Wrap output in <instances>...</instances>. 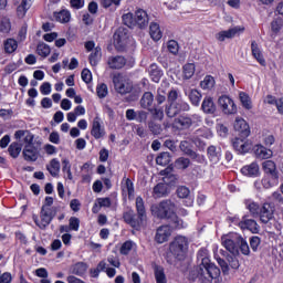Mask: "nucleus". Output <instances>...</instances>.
I'll return each mask as SVG.
<instances>
[{
	"label": "nucleus",
	"mask_w": 283,
	"mask_h": 283,
	"mask_svg": "<svg viewBox=\"0 0 283 283\" xmlns=\"http://www.w3.org/2000/svg\"><path fill=\"white\" fill-rule=\"evenodd\" d=\"M259 218L263 224H269L275 218V206L271 202H264L260 208Z\"/></svg>",
	"instance_id": "obj_13"
},
{
	"label": "nucleus",
	"mask_w": 283,
	"mask_h": 283,
	"mask_svg": "<svg viewBox=\"0 0 283 283\" xmlns=\"http://www.w3.org/2000/svg\"><path fill=\"white\" fill-rule=\"evenodd\" d=\"M262 169L264 175H280L277 171V165L273 160H265L262 163Z\"/></svg>",
	"instance_id": "obj_33"
},
{
	"label": "nucleus",
	"mask_w": 283,
	"mask_h": 283,
	"mask_svg": "<svg viewBox=\"0 0 283 283\" xmlns=\"http://www.w3.org/2000/svg\"><path fill=\"white\" fill-rule=\"evenodd\" d=\"M150 211L155 218L171 220L176 216V203L171 200H164L158 205L151 206Z\"/></svg>",
	"instance_id": "obj_3"
},
{
	"label": "nucleus",
	"mask_w": 283,
	"mask_h": 283,
	"mask_svg": "<svg viewBox=\"0 0 283 283\" xmlns=\"http://www.w3.org/2000/svg\"><path fill=\"white\" fill-rule=\"evenodd\" d=\"M251 52H252L253 59H255V61H258L260 65H264L265 63L264 55H262V50H260V45H258L255 41H252L251 43Z\"/></svg>",
	"instance_id": "obj_31"
},
{
	"label": "nucleus",
	"mask_w": 283,
	"mask_h": 283,
	"mask_svg": "<svg viewBox=\"0 0 283 283\" xmlns=\"http://www.w3.org/2000/svg\"><path fill=\"white\" fill-rule=\"evenodd\" d=\"M171 238V228L169 226H161L157 229L155 234V242L157 244H165Z\"/></svg>",
	"instance_id": "obj_19"
},
{
	"label": "nucleus",
	"mask_w": 283,
	"mask_h": 283,
	"mask_svg": "<svg viewBox=\"0 0 283 283\" xmlns=\"http://www.w3.org/2000/svg\"><path fill=\"white\" fill-rule=\"evenodd\" d=\"M234 129L238 132L241 138H249L251 136V128L244 118L235 117Z\"/></svg>",
	"instance_id": "obj_17"
},
{
	"label": "nucleus",
	"mask_w": 283,
	"mask_h": 283,
	"mask_svg": "<svg viewBox=\"0 0 283 283\" xmlns=\"http://www.w3.org/2000/svg\"><path fill=\"white\" fill-rule=\"evenodd\" d=\"M174 127L177 129H189L191 127V117L189 115H180L175 118Z\"/></svg>",
	"instance_id": "obj_26"
},
{
	"label": "nucleus",
	"mask_w": 283,
	"mask_h": 283,
	"mask_svg": "<svg viewBox=\"0 0 283 283\" xmlns=\"http://www.w3.org/2000/svg\"><path fill=\"white\" fill-rule=\"evenodd\" d=\"M46 169L53 178L59 177V174H61V161L56 158L52 159L46 166Z\"/></svg>",
	"instance_id": "obj_32"
},
{
	"label": "nucleus",
	"mask_w": 283,
	"mask_h": 283,
	"mask_svg": "<svg viewBox=\"0 0 283 283\" xmlns=\"http://www.w3.org/2000/svg\"><path fill=\"white\" fill-rule=\"evenodd\" d=\"M86 52H91L88 56L90 64L93 67H96L103 56V51L101 46H96V43L94 41H87L84 43Z\"/></svg>",
	"instance_id": "obj_7"
},
{
	"label": "nucleus",
	"mask_w": 283,
	"mask_h": 283,
	"mask_svg": "<svg viewBox=\"0 0 283 283\" xmlns=\"http://www.w3.org/2000/svg\"><path fill=\"white\" fill-rule=\"evenodd\" d=\"M232 147L238 151V154H249L253 145L251 144V140L247 139V137H237L232 140Z\"/></svg>",
	"instance_id": "obj_15"
},
{
	"label": "nucleus",
	"mask_w": 283,
	"mask_h": 283,
	"mask_svg": "<svg viewBox=\"0 0 283 283\" xmlns=\"http://www.w3.org/2000/svg\"><path fill=\"white\" fill-rule=\"evenodd\" d=\"M55 21L59 23H70V19H72V13L70 10H61L60 12L54 13Z\"/></svg>",
	"instance_id": "obj_36"
},
{
	"label": "nucleus",
	"mask_w": 283,
	"mask_h": 283,
	"mask_svg": "<svg viewBox=\"0 0 283 283\" xmlns=\"http://www.w3.org/2000/svg\"><path fill=\"white\" fill-rule=\"evenodd\" d=\"M101 6L105 10H116L120 6V0H101Z\"/></svg>",
	"instance_id": "obj_52"
},
{
	"label": "nucleus",
	"mask_w": 283,
	"mask_h": 283,
	"mask_svg": "<svg viewBox=\"0 0 283 283\" xmlns=\"http://www.w3.org/2000/svg\"><path fill=\"white\" fill-rule=\"evenodd\" d=\"M176 193L178 198L184 200L186 207H193V197H191V190L187 186H179Z\"/></svg>",
	"instance_id": "obj_21"
},
{
	"label": "nucleus",
	"mask_w": 283,
	"mask_h": 283,
	"mask_svg": "<svg viewBox=\"0 0 283 283\" xmlns=\"http://www.w3.org/2000/svg\"><path fill=\"white\" fill-rule=\"evenodd\" d=\"M69 228L71 231H78L81 228V220L76 217H71L69 220Z\"/></svg>",
	"instance_id": "obj_64"
},
{
	"label": "nucleus",
	"mask_w": 283,
	"mask_h": 283,
	"mask_svg": "<svg viewBox=\"0 0 283 283\" xmlns=\"http://www.w3.org/2000/svg\"><path fill=\"white\" fill-rule=\"evenodd\" d=\"M21 144L14 142L12 143L9 148L8 151L10 154L11 158H19V154H21Z\"/></svg>",
	"instance_id": "obj_51"
},
{
	"label": "nucleus",
	"mask_w": 283,
	"mask_h": 283,
	"mask_svg": "<svg viewBox=\"0 0 283 283\" xmlns=\"http://www.w3.org/2000/svg\"><path fill=\"white\" fill-rule=\"evenodd\" d=\"M199 275L209 282V280H216L220 275V269L211 263L209 258H203L199 268Z\"/></svg>",
	"instance_id": "obj_5"
},
{
	"label": "nucleus",
	"mask_w": 283,
	"mask_h": 283,
	"mask_svg": "<svg viewBox=\"0 0 283 283\" xmlns=\"http://www.w3.org/2000/svg\"><path fill=\"white\" fill-rule=\"evenodd\" d=\"M189 109L190 106L187 102L178 99L177 102L166 105L165 112L168 118H174L175 116H178L180 112H189Z\"/></svg>",
	"instance_id": "obj_11"
},
{
	"label": "nucleus",
	"mask_w": 283,
	"mask_h": 283,
	"mask_svg": "<svg viewBox=\"0 0 283 283\" xmlns=\"http://www.w3.org/2000/svg\"><path fill=\"white\" fill-rule=\"evenodd\" d=\"M189 99L195 107H198V105H200V101H202V94L199 93L198 90H191L189 93Z\"/></svg>",
	"instance_id": "obj_50"
},
{
	"label": "nucleus",
	"mask_w": 283,
	"mask_h": 283,
	"mask_svg": "<svg viewBox=\"0 0 283 283\" xmlns=\"http://www.w3.org/2000/svg\"><path fill=\"white\" fill-rule=\"evenodd\" d=\"M169 251L177 260H185L189 251V239L184 235H177L169 244Z\"/></svg>",
	"instance_id": "obj_4"
},
{
	"label": "nucleus",
	"mask_w": 283,
	"mask_h": 283,
	"mask_svg": "<svg viewBox=\"0 0 283 283\" xmlns=\"http://www.w3.org/2000/svg\"><path fill=\"white\" fill-rule=\"evenodd\" d=\"M149 112L155 120H163L165 118V111L163 107L149 108Z\"/></svg>",
	"instance_id": "obj_55"
},
{
	"label": "nucleus",
	"mask_w": 283,
	"mask_h": 283,
	"mask_svg": "<svg viewBox=\"0 0 283 283\" xmlns=\"http://www.w3.org/2000/svg\"><path fill=\"white\" fill-rule=\"evenodd\" d=\"M241 174L248 178H258L260 176V165L256 161L245 165L241 168Z\"/></svg>",
	"instance_id": "obj_25"
},
{
	"label": "nucleus",
	"mask_w": 283,
	"mask_h": 283,
	"mask_svg": "<svg viewBox=\"0 0 283 283\" xmlns=\"http://www.w3.org/2000/svg\"><path fill=\"white\" fill-rule=\"evenodd\" d=\"M245 206H247V209H249L250 213L253 216V218H259L261 208H260V205H258V202L251 199H248L245 200Z\"/></svg>",
	"instance_id": "obj_41"
},
{
	"label": "nucleus",
	"mask_w": 283,
	"mask_h": 283,
	"mask_svg": "<svg viewBox=\"0 0 283 283\" xmlns=\"http://www.w3.org/2000/svg\"><path fill=\"white\" fill-rule=\"evenodd\" d=\"M240 229H248V231H251V233H259L260 232V226L258 222L253 219H247L239 223Z\"/></svg>",
	"instance_id": "obj_27"
},
{
	"label": "nucleus",
	"mask_w": 283,
	"mask_h": 283,
	"mask_svg": "<svg viewBox=\"0 0 283 283\" xmlns=\"http://www.w3.org/2000/svg\"><path fill=\"white\" fill-rule=\"evenodd\" d=\"M73 275H77L78 277H83L85 273H87V265L83 262H77L72 268Z\"/></svg>",
	"instance_id": "obj_42"
},
{
	"label": "nucleus",
	"mask_w": 283,
	"mask_h": 283,
	"mask_svg": "<svg viewBox=\"0 0 283 283\" xmlns=\"http://www.w3.org/2000/svg\"><path fill=\"white\" fill-rule=\"evenodd\" d=\"M180 99V91L176 90V88H171L168 92V105H171V103H176Z\"/></svg>",
	"instance_id": "obj_57"
},
{
	"label": "nucleus",
	"mask_w": 283,
	"mask_h": 283,
	"mask_svg": "<svg viewBox=\"0 0 283 283\" xmlns=\"http://www.w3.org/2000/svg\"><path fill=\"white\" fill-rule=\"evenodd\" d=\"M184 78L189 80L196 74V64L193 63H188L184 65Z\"/></svg>",
	"instance_id": "obj_47"
},
{
	"label": "nucleus",
	"mask_w": 283,
	"mask_h": 283,
	"mask_svg": "<svg viewBox=\"0 0 283 283\" xmlns=\"http://www.w3.org/2000/svg\"><path fill=\"white\" fill-rule=\"evenodd\" d=\"M105 127L101 124V117H95L92 123L91 136L95 140H101V138H105Z\"/></svg>",
	"instance_id": "obj_20"
},
{
	"label": "nucleus",
	"mask_w": 283,
	"mask_h": 283,
	"mask_svg": "<svg viewBox=\"0 0 283 283\" xmlns=\"http://www.w3.org/2000/svg\"><path fill=\"white\" fill-rule=\"evenodd\" d=\"M156 283H167V275H165V269L163 266L155 268Z\"/></svg>",
	"instance_id": "obj_48"
},
{
	"label": "nucleus",
	"mask_w": 283,
	"mask_h": 283,
	"mask_svg": "<svg viewBox=\"0 0 283 283\" xmlns=\"http://www.w3.org/2000/svg\"><path fill=\"white\" fill-rule=\"evenodd\" d=\"M240 238V234L230 232L221 237V244L224 247V249H227V251H229V253H232V255H238L240 253V250L238 249Z\"/></svg>",
	"instance_id": "obj_6"
},
{
	"label": "nucleus",
	"mask_w": 283,
	"mask_h": 283,
	"mask_svg": "<svg viewBox=\"0 0 283 283\" xmlns=\"http://www.w3.org/2000/svg\"><path fill=\"white\" fill-rule=\"evenodd\" d=\"M283 28V19L282 18H276L272 21L271 23V36L272 39H275L277 34H280V30Z\"/></svg>",
	"instance_id": "obj_39"
},
{
	"label": "nucleus",
	"mask_w": 283,
	"mask_h": 283,
	"mask_svg": "<svg viewBox=\"0 0 283 283\" xmlns=\"http://www.w3.org/2000/svg\"><path fill=\"white\" fill-rule=\"evenodd\" d=\"M124 25L136 28L135 13L128 12L122 17Z\"/></svg>",
	"instance_id": "obj_49"
},
{
	"label": "nucleus",
	"mask_w": 283,
	"mask_h": 283,
	"mask_svg": "<svg viewBox=\"0 0 283 283\" xmlns=\"http://www.w3.org/2000/svg\"><path fill=\"white\" fill-rule=\"evenodd\" d=\"M52 52V49L50 48V45L45 44V43H39L36 46V54L39 56H41L42 59H48V56H50Z\"/></svg>",
	"instance_id": "obj_43"
},
{
	"label": "nucleus",
	"mask_w": 283,
	"mask_h": 283,
	"mask_svg": "<svg viewBox=\"0 0 283 283\" xmlns=\"http://www.w3.org/2000/svg\"><path fill=\"white\" fill-rule=\"evenodd\" d=\"M201 109L205 114H216V103H213V97H205L201 104Z\"/></svg>",
	"instance_id": "obj_30"
},
{
	"label": "nucleus",
	"mask_w": 283,
	"mask_h": 283,
	"mask_svg": "<svg viewBox=\"0 0 283 283\" xmlns=\"http://www.w3.org/2000/svg\"><path fill=\"white\" fill-rule=\"evenodd\" d=\"M148 129L155 136H158V134H163V126L160 124H156L155 122L148 123Z\"/></svg>",
	"instance_id": "obj_63"
},
{
	"label": "nucleus",
	"mask_w": 283,
	"mask_h": 283,
	"mask_svg": "<svg viewBox=\"0 0 283 283\" xmlns=\"http://www.w3.org/2000/svg\"><path fill=\"white\" fill-rule=\"evenodd\" d=\"M218 105L226 116H233V114H238V106L233 98L229 97L228 95H221L218 98Z\"/></svg>",
	"instance_id": "obj_9"
},
{
	"label": "nucleus",
	"mask_w": 283,
	"mask_h": 283,
	"mask_svg": "<svg viewBox=\"0 0 283 283\" xmlns=\"http://www.w3.org/2000/svg\"><path fill=\"white\" fill-rule=\"evenodd\" d=\"M149 25V14L147 11L143 9H137L135 11V28H139V30H145Z\"/></svg>",
	"instance_id": "obj_18"
},
{
	"label": "nucleus",
	"mask_w": 283,
	"mask_h": 283,
	"mask_svg": "<svg viewBox=\"0 0 283 283\" xmlns=\"http://www.w3.org/2000/svg\"><path fill=\"white\" fill-rule=\"evenodd\" d=\"M31 6L32 0H22L21 4L17 9L18 17H25V13L28 12V10H30Z\"/></svg>",
	"instance_id": "obj_46"
},
{
	"label": "nucleus",
	"mask_w": 283,
	"mask_h": 283,
	"mask_svg": "<svg viewBox=\"0 0 283 283\" xmlns=\"http://www.w3.org/2000/svg\"><path fill=\"white\" fill-rule=\"evenodd\" d=\"M52 210L46 206H43L40 213V219L36 214H33L32 219L39 229H45L52 222Z\"/></svg>",
	"instance_id": "obj_12"
},
{
	"label": "nucleus",
	"mask_w": 283,
	"mask_h": 283,
	"mask_svg": "<svg viewBox=\"0 0 283 283\" xmlns=\"http://www.w3.org/2000/svg\"><path fill=\"white\" fill-rule=\"evenodd\" d=\"M136 211L137 216L134 212V210H128L124 212V222L126 224H129L133 227V229H138L145 220H147V211L145 210V201L143 200L142 197L136 198Z\"/></svg>",
	"instance_id": "obj_2"
},
{
	"label": "nucleus",
	"mask_w": 283,
	"mask_h": 283,
	"mask_svg": "<svg viewBox=\"0 0 283 283\" xmlns=\"http://www.w3.org/2000/svg\"><path fill=\"white\" fill-rule=\"evenodd\" d=\"M149 34L153 41H160L163 39V29H160V24L158 22H151L149 25Z\"/></svg>",
	"instance_id": "obj_29"
},
{
	"label": "nucleus",
	"mask_w": 283,
	"mask_h": 283,
	"mask_svg": "<svg viewBox=\"0 0 283 283\" xmlns=\"http://www.w3.org/2000/svg\"><path fill=\"white\" fill-rule=\"evenodd\" d=\"M280 185V175H263L261 180L254 182L255 189L262 191V189H273Z\"/></svg>",
	"instance_id": "obj_10"
},
{
	"label": "nucleus",
	"mask_w": 283,
	"mask_h": 283,
	"mask_svg": "<svg viewBox=\"0 0 283 283\" xmlns=\"http://www.w3.org/2000/svg\"><path fill=\"white\" fill-rule=\"evenodd\" d=\"M12 30V23L10 22V19L3 18L0 21V32H3V34H8Z\"/></svg>",
	"instance_id": "obj_58"
},
{
	"label": "nucleus",
	"mask_w": 283,
	"mask_h": 283,
	"mask_svg": "<svg viewBox=\"0 0 283 283\" xmlns=\"http://www.w3.org/2000/svg\"><path fill=\"white\" fill-rule=\"evenodd\" d=\"M113 84H114L115 91L118 94H129V92H132L134 87L132 85V82H129V80H127V77H125L120 73L113 75Z\"/></svg>",
	"instance_id": "obj_8"
},
{
	"label": "nucleus",
	"mask_w": 283,
	"mask_h": 283,
	"mask_svg": "<svg viewBox=\"0 0 283 283\" xmlns=\"http://www.w3.org/2000/svg\"><path fill=\"white\" fill-rule=\"evenodd\" d=\"M166 101H167V92L161 86L157 91L156 102L157 104L163 105V103H165Z\"/></svg>",
	"instance_id": "obj_62"
},
{
	"label": "nucleus",
	"mask_w": 283,
	"mask_h": 283,
	"mask_svg": "<svg viewBox=\"0 0 283 283\" xmlns=\"http://www.w3.org/2000/svg\"><path fill=\"white\" fill-rule=\"evenodd\" d=\"M239 101L244 109H253V102L251 96L244 92L239 93Z\"/></svg>",
	"instance_id": "obj_38"
},
{
	"label": "nucleus",
	"mask_w": 283,
	"mask_h": 283,
	"mask_svg": "<svg viewBox=\"0 0 283 283\" xmlns=\"http://www.w3.org/2000/svg\"><path fill=\"white\" fill-rule=\"evenodd\" d=\"M238 249H240L243 255H249L251 253V249L249 248V243L242 237L239 240Z\"/></svg>",
	"instance_id": "obj_59"
},
{
	"label": "nucleus",
	"mask_w": 283,
	"mask_h": 283,
	"mask_svg": "<svg viewBox=\"0 0 283 283\" xmlns=\"http://www.w3.org/2000/svg\"><path fill=\"white\" fill-rule=\"evenodd\" d=\"M169 180H171V182L176 181V176L171 175L168 177H164V182L165 184H157L154 187L153 190V196L154 198H164V196H167L168 191H167V185H169Z\"/></svg>",
	"instance_id": "obj_16"
},
{
	"label": "nucleus",
	"mask_w": 283,
	"mask_h": 283,
	"mask_svg": "<svg viewBox=\"0 0 283 283\" xmlns=\"http://www.w3.org/2000/svg\"><path fill=\"white\" fill-rule=\"evenodd\" d=\"M208 157H209V160H211L214 165H217V163H220V158H222V149L220 147L209 146Z\"/></svg>",
	"instance_id": "obj_28"
},
{
	"label": "nucleus",
	"mask_w": 283,
	"mask_h": 283,
	"mask_svg": "<svg viewBox=\"0 0 283 283\" xmlns=\"http://www.w3.org/2000/svg\"><path fill=\"white\" fill-rule=\"evenodd\" d=\"M213 85H216V80L211 75H207L203 81L200 82L202 90H212Z\"/></svg>",
	"instance_id": "obj_54"
},
{
	"label": "nucleus",
	"mask_w": 283,
	"mask_h": 283,
	"mask_svg": "<svg viewBox=\"0 0 283 283\" xmlns=\"http://www.w3.org/2000/svg\"><path fill=\"white\" fill-rule=\"evenodd\" d=\"M253 153L255 158L259 160H269L270 158H273V150L264 147V145L261 144L254 145Z\"/></svg>",
	"instance_id": "obj_22"
},
{
	"label": "nucleus",
	"mask_w": 283,
	"mask_h": 283,
	"mask_svg": "<svg viewBox=\"0 0 283 283\" xmlns=\"http://www.w3.org/2000/svg\"><path fill=\"white\" fill-rule=\"evenodd\" d=\"M3 45H4V52L7 54H12L17 52V48H19V43L14 39H7Z\"/></svg>",
	"instance_id": "obj_44"
},
{
	"label": "nucleus",
	"mask_w": 283,
	"mask_h": 283,
	"mask_svg": "<svg viewBox=\"0 0 283 283\" xmlns=\"http://www.w3.org/2000/svg\"><path fill=\"white\" fill-rule=\"evenodd\" d=\"M128 39H129V35L127 34L126 29H118L114 34V43L120 50H123V48L127 45Z\"/></svg>",
	"instance_id": "obj_23"
},
{
	"label": "nucleus",
	"mask_w": 283,
	"mask_h": 283,
	"mask_svg": "<svg viewBox=\"0 0 283 283\" xmlns=\"http://www.w3.org/2000/svg\"><path fill=\"white\" fill-rule=\"evenodd\" d=\"M134 249H136V243L132 240H128L122 244L119 253L122 255H129V253L134 251Z\"/></svg>",
	"instance_id": "obj_45"
},
{
	"label": "nucleus",
	"mask_w": 283,
	"mask_h": 283,
	"mask_svg": "<svg viewBox=\"0 0 283 283\" xmlns=\"http://www.w3.org/2000/svg\"><path fill=\"white\" fill-rule=\"evenodd\" d=\"M156 163L161 167H166V165H169V163H171V156L169 155V153H161L156 158Z\"/></svg>",
	"instance_id": "obj_53"
},
{
	"label": "nucleus",
	"mask_w": 283,
	"mask_h": 283,
	"mask_svg": "<svg viewBox=\"0 0 283 283\" xmlns=\"http://www.w3.org/2000/svg\"><path fill=\"white\" fill-rule=\"evenodd\" d=\"M15 140H22L24 148L22 151L24 160L27 163H36L41 154L39 146L34 145V135L28 130H17L14 134Z\"/></svg>",
	"instance_id": "obj_1"
},
{
	"label": "nucleus",
	"mask_w": 283,
	"mask_h": 283,
	"mask_svg": "<svg viewBox=\"0 0 283 283\" xmlns=\"http://www.w3.org/2000/svg\"><path fill=\"white\" fill-rule=\"evenodd\" d=\"M167 50L170 52V54H178L180 46L178 45V42L176 40H169L167 42Z\"/></svg>",
	"instance_id": "obj_60"
},
{
	"label": "nucleus",
	"mask_w": 283,
	"mask_h": 283,
	"mask_svg": "<svg viewBox=\"0 0 283 283\" xmlns=\"http://www.w3.org/2000/svg\"><path fill=\"white\" fill-rule=\"evenodd\" d=\"M190 165H191V160H189V158H185V157H179L175 161L176 169H187Z\"/></svg>",
	"instance_id": "obj_56"
},
{
	"label": "nucleus",
	"mask_w": 283,
	"mask_h": 283,
	"mask_svg": "<svg viewBox=\"0 0 283 283\" xmlns=\"http://www.w3.org/2000/svg\"><path fill=\"white\" fill-rule=\"evenodd\" d=\"M122 191L124 196H128V198H132L134 196V182H132V179L124 178L122 180Z\"/></svg>",
	"instance_id": "obj_34"
},
{
	"label": "nucleus",
	"mask_w": 283,
	"mask_h": 283,
	"mask_svg": "<svg viewBox=\"0 0 283 283\" xmlns=\"http://www.w3.org/2000/svg\"><path fill=\"white\" fill-rule=\"evenodd\" d=\"M244 33V27L237 25L233 28H230L228 30L220 31L216 34L217 41H220L221 43L227 41V39H235V36H240V34Z\"/></svg>",
	"instance_id": "obj_14"
},
{
	"label": "nucleus",
	"mask_w": 283,
	"mask_h": 283,
	"mask_svg": "<svg viewBox=\"0 0 283 283\" xmlns=\"http://www.w3.org/2000/svg\"><path fill=\"white\" fill-rule=\"evenodd\" d=\"M96 93H97L98 98H105V96H107V94H109L107 84H105V83L98 84L96 87Z\"/></svg>",
	"instance_id": "obj_61"
},
{
	"label": "nucleus",
	"mask_w": 283,
	"mask_h": 283,
	"mask_svg": "<svg viewBox=\"0 0 283 283\" xmlns=\"http://www.w3.org/2000/svg\"><path fill=\"white\" fill-rule=\"evenodd\" d=\"M127 64V60L123 55H112L107 59V65L111 70H123Z\"/></svg>",
	"instance_id": "obj_24"
},
{
	"label": "nucleus",
	"mask_w": 283,
	"mask_h": 283,
	"mask_svg": "<svg viewBox=\"0 0 283 283\" xmlns=\"http://www.w3.org/2000/svg\"><path fill=\"white\" fill-rule=\"evenodd\" d=\"M62 171L66 180H74V176L72 175V164H70V159H62Z\"/></svg>",
	"instance_id": "obj_37"
},
{
	"label": "nucleus",
	"mask_w": 283,
	"mask_h": 283,
	"mask_svg": "<svg viewBox=\"0 0 283 283\" xmlns=\"http://www.w3.org/2000/svg\"><path fill=\"white\" fill-rule=\"evenodd\" d=\"M154 105V94L151 92L144 93L140 99V106L144 109H150L149 107Z\"/></svg>",
	"instance_id": "obj_40"
},
{
	"label": "nucleus",
	"mask_w": 283,
	"mask_h": 283,
	"mask_svg": "<svg viewBox=\"0 0 283 283\" xmlns=\"http://www.w3.org/2000/svg\"><path fill=\"white\" fill-rule=\"evenodd\" d=\"M148 73L154 83H160V78H163V71L158 69V65L151 64L148 67Z\"/></svg>",
	"instance_id": "obj_35"
}]
</instances>
